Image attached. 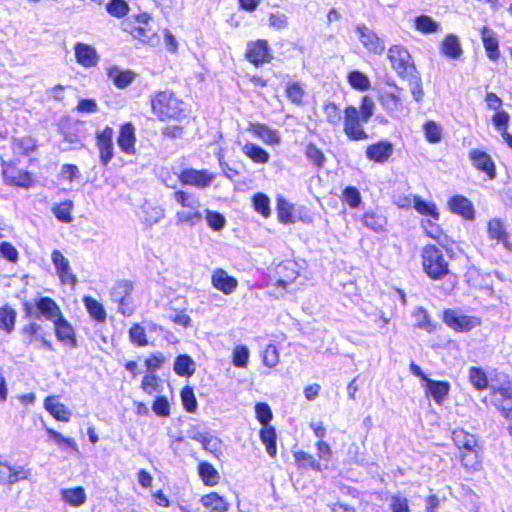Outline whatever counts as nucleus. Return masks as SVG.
Segmentation results:
<instances>
[{"label":"nucleus","instance_id":"49530a36","mask_svg":"<svg viewBox=\"0 0 512 512\" xmlns=\"http://www.w3.org/2000/svg\"><path fill=\"white\" fill-rule=\"evenodd\" d=\"M415 28L422 33H435L439 29V24L430 16L422 15L415 19Z\"/></svg>","mask_w":512,"mask_h":512},{"label":"nucleus","instance_id":"0eeeda50","mask_svg":"<svg viewBox=\"0 0 512 512\" xmlns=\"http://www.w3.org/2000/svg\"><path fill=\"white\" fill-rule=\"evenodd\" d=\"M356 31L359 34L360 42L368 51L378 55L384 52V41L372 29L360 24L356 27Z\"/></svg>","mask_w":512,"mask_h":512},{"label":"nucleus","instance_id":"69168bd1","mask_svg":"<svg viewBox=\"0 0 512 512\" xmlns=\"http://www.w3.org/2000/svg\"><path fill=\"white\" fill-rule=\"evenodd\" d=\"M263 364L269 368L275 367L279 363V352L276 346L268 345L262 355Z\"/></svg>","mask_w":512,"mask_h":512},{"label":"nucleus","instance_id":"393cba45","mask_svg":"<svg viewBox=\"0 0 512 512\" xmlns=\"http://www.w3.org/2000/svg\"><path fill=\"white\" fill-rule=\"evenodd\" d=\"M55 326V334L59 341L70 343L72 346L76 345L74 330L68 321L61 315L56 321L53 322Z\"/></svg>","mask_w":512,"mask_h":512},{"label":"nucleus","instance_id":"4c0bfd02","mask_svg":"<svg viewBox=\"0 0 512 512\" xmlns=\"http://www.w3.org/2000/svg\"><path fill=\"white\" fill-rule=\"evenodd\" d=\"M150 19L151 17L147 13H141L135 17V21L138 26L135 27L131 32L134 38L139 39L142 42H145L149 39L148 32H150V30L147 29L146 26L148 25Z\"/></svg>","mask_w":512,"mask_h":512},{"label":"nucleus","instance_id":"de8ad7c7","mask_svg":"<svg viewBox=\"0 0 512 512\" xmlns=\"http://www.w3.org/2000/svg\"><path fill=\"white\" fill-rule=\"evenodd\" d=\"M413 318L415 319V324L418 328L424 329L427 332H432L434 330V325L430 320L428 312L424 308H416L413 312Z\"/></svg>","mask_w":512,"mask_h":512},{"label":"nucleus","instance_id":"864d4df0","mask_svg":"<svg viewBox=\"0 0 512 512\" xmlns=\"http://www.w3.org/2000/svg\"><path fill=\"white\" fill-rule=\"evenodd\" d=\"M323 112L326 121L332 125H339L342 119L340 108L333 102H327L323 105Z\"/></svg>","mask_w":512,"mask_h":512},{"label":"nucleus","instance_id":"20e7f679","mask_svg":"<svg viewBox=\"0 0 512 512\" xmlns=\"http://www.w3.org/2000/svg\"><path fill=\"white\" fill-rule=\"evenodd\" d=\"M387 56L393 69L399 76L405 77L415 72L416 69L412 62L411 55L405 47L393 45L388 49Z\"/></svg>","mask_w":512,"mask_h":512},{"label":"nucleus","instance_id":"13d9d810","mask_svg":"<svg viewBox=\"0 0 512 512\" xmlns=\"http://www.w3.org/2000/svg\"><path fill=\"white\" fill-rule=\"evenodd\" d=\"M461 462L462 465L468 470V471H475L479 469L480 462L478 459V453L475 448L471 450H466L465 453L461 455Z\"/></svg>","mask_w":512,"mask_h":512},{"label":"nucleus","instance_id":"0e129e2a","mask_svg":"<svg viewBox=\"0 0 512 512\" xmlns=\"http://www.w3.org/2000/svg\"><path fill=\"white\" fill-rule=\"evenodd\" d=\"M71 209H72V202L66 201L64 203H61L53 208V213L55 217L64 223H69L72 221L71 217Z\"/></svg>","mask_w":512,"mask_h":512},{"label":"nucleus","instance_id":"c03bdc74","mask_svg":"<svg viewBox=\"0 0 512 512\" xmlns=\"http://www.w3.org/2000/svg\"><path fill=\"white\" fill-rule=\"evenodd\" d=\"M413 205L415 210L426 216H430L435 220L439 219V212L437 210V207L434 203H427L423 201L420 197L414 196L413 197Z\"/></svg>","mask_w":512,"mask_h":512},{"label":"nucleus","instance_id":"f8f14e48","mask_svg":"<svg viewBox=\"0 0 512 512\" xmlns=\"http://www.w3.org/2000/svg\"><path fill=\"white\" fill-rule=\"evenodd\" d=\"M276 275L278 277L276 281L277 287L287 290L299 276L298 264L292 260L284 261L277 266Z\"/></svg>","mask_w":512,"mask_h":512},{"label":"nucleus","instance_id":"f03ea898","mask_svg":"<svg viewBox=\"0 0 512 512\" xmlns=\"http://www.w3.org/2000/svg\"><path fill=\"white\" fill-rule=\"evenodd\" d=\"M422 265L425 273L433 280H440L449 273V265L442 251L434 245H427L422 251Z\"/></svg>","mask_w":512,"mask_h":512},{"label":"nucleus","instance_id":"c756f323","mask_svg":"<svg viewBox=\"0 0 512 512\" xmlns=\"http://www.w3.org/2000/svg\"><path fill=\"white\" fill-rule=\"evenodd\" d=\"M452 439L458 448L471 450L476 448L477 440L473 434L468 433L464 429H456L452 433Z\"/></svg>","mask_w":512,"mask_h":512},{"label":"nucleus","instance_id":"8fccbe9b","mask_svg":"<svg viewBox=\"0 0 512 512\" xmlns=\"http://www.w3.org/2000/svg\"><path fill=\"white\" fill-rule=\"evenodd\" d=\"M46 431L49 435V438L52 439L53 441H55L56 444L60 448L68 447L75 452L79 451L78 446H77L76 442L74 441V439L69 438V437H64L61 433H59L51 428H47Z\"/></svg>","mask_w":512,"mask_h":512},{"label":"nucleus","instance_id":"c9c22d12","mask_svg":"<svg viewBox=\"0 0 512 512\" xmlns=\"http://www.w3.org/2000/svg\"><path fill=\"white\" fill-rule=\"evenodd\" d=\"M133 290V285L128 280L118 281L111 290V298L115 302H123L131 298L130 295Z\"/></svg>","mask_w":512,"mask_h":512},{"label":"nucleus","instance_id":"dca6fc26","mask_svg":"<svg viewBox=\"0 0 512 512\" xmlns=\"http://www.w3.org/2000/svg\"><path fill=\"white\" fill-rule=\"evenodd\" d=\"M393 145L389 141H380L369 145L366 149V156L369 160L384 163L393 153Z\"/></svg>","mask_w":512,"mask_h":512},{"label":"nucleus","instance_id":"774afa93","mask_svg":"<svg viewBox=\"0 0 512 512\" xmlns=\"http://www.w3.org/2000/svg\"><path fill=\"white\" fill-rule=\"evenodd\" d=\"M389 507L392 512H410L408 499L400 495L390 497Z\"/></svg>","mask_w":512,"mask_h":512},{"label":"nucleus","instance_id":"2f4dec72","mask_svg":"<svg viewBox=\"0 0 512 512\" xmlns=\"http://www.w3.org/2000/svg\"><path fill=\"white\" fill-rule=\"evenodd\" d=\"M174 372L179 376L190 377L195 372V362L188 355H179L174 362Z\"/></svg>","mask_w":512,"mask_h":512},{"label":"nucleus","instance_id":"f257e3e1","mask_svg":"<svg viewBox=\"0 0 512 512\" xmlns=\"http://www.w3.org/2000/svg\"><path fill=\"white\" fill-rule=\"evenodd\" d=\"M183 103L168 91L159 92L151 99L153 113L162 121L178 119L183 112Z\"/></svg>","mask_w":512,"mask_h":512},{"label":"nucleus","instance_id":"6e6552de","mask_svg":"<svg viewBox=\"0 0 512 512\" xmlns=\"http://www.w3.org/2000/svg\"><path fill=\"white\" fill-rule=\"evenodd\" d=\"M246 58L255 66H260L264 63L270 62L272 55L270 53L267 41L257 40L255 42L248 43L246 49Z\"/></svg>","mask_w":512,"mask_h":512},{"label":"nucleus","instance_id":"4be33fe9","mask_svg":"<svg viewBox=\"0 0 512 512\" xmlns=\"http://www.w3.org/2000/svg\"><path fill=\"white\" fill-rule=\"evenodd\" d=\"M481 38L489 59L497 60L500 56L498 39L490 28L484 26L481 31Z\"/></svg>","mask_w":512,"mask_h":512},{"label":"nucleus","instance_id":"4d7b16f0","mask_svg":"<svg viewBox=\"0 0 512 512\" xmlns=\"http://www.w3.org/2000/svg\"><path fill=\"white\" fill-rule=\"evenodd\" d=\"M253 206L254 209L260 213L263 217L267 218L271 214L270 210V200L263 193H257L253 197Z\"/></svg>","mask_w":512,"mask_h":512},{"label":"nucleus","instance_id":"aec40b11","mask_svg":"<svg viewBox=\"0 0 512 512\" xmlns=\"http://www.w3.org/2000/svg\"><path fill=\"white\" fill-rule=\"evenodd\" d=\"M450 391V384L446 381H435L428 379L425 385V392L429 394L437 404H442Z\"/></svg>","mask_w":512,"mask_h":512},{"label":"nucleus","instance_id":"bf43d9fd","mask_svg":"<svg viewBox=\"0 0 512 512\" xmlns=\"http://www.w3.org/2000/svg\"><path fill=\"white\" fill-rule=\"evenodd\" d=\"M174 199L183 208H199L200 207L199 200L196 197H194L193 195H191L185 191H176L174 193Z\"/></svg>","mask_w":512,"mask_h":512},{"label":"nucleus","instance_id":"680f3d73","mask_svg":"<svg viewBox=\"0 0 512 512\" xmlns=\"http://www.w3.org/2000/svg\"><path fill=\"white\" fill-rule=\"evenodd\" d=\"M305 155L311 162H313L319 168L323 167L326 161L323 152L312 143L307 145Z\"/></svg>","mask_w":512,"mask_h":512},{"label":"nucleus","instance_id":"9b49d317","mask_svg":"<svg viewBox=\"0 0 512 512\" xmlns=\"http://www.w3.org/2000/svg\"><path fill=\"white\" fill-rule=\"evenodd\" d=\"M444 322L452 329L460 332L470 331L478 325L476 318L457 313L448 309L444 312Z\"/></svg>","mask_w":512,"mask_h":512},{"label":"nucleus","instance_id":"603ef678","mask_svg":"<svg viewBox=\"0 0 512 512\" xmlns=\"http://www.w3.org/2000/svg\"><path fill=\"white\" fill-rule=\"evenodd\" d=\"M404 78H407L409 81V88L413 98L415 101L420 102L424 95L420 76L415 71L411 74H408V76H405Z\"/></svg>","mask_w":512,"mask_h":512},{"label":"nucleus","instance_id":"79ce46f5","mask_svg":"<svg viewBox=\"0 0 512 512\" xmlns=\"http://www.w3.org/2000/svg\"><path fill=\"white\" fill-rule=\"evenodd\" d=\"M176 218L179 223L194 226L202 220L203 216L199 208H185L177 212Z\"/></svg>","mask_w":512,"mask_h":512},{"label":"nucleus","instance_id":"9d476101","mask_svg":"<svg viewBox=\"0 0 512 512\" xmlns=\"http://www.w3.org/2000/svg\"><path fill=\"white\" fill-rule=\"evenodd\" d=\"M113 129L106 126L102 131L96 133L97 147L99 149L100 161L107 165L113 158L114 146L112 142Z\"/></svg>","mask_w":512,"mask_h":512},{"label":"nucleus","instance_id":"052dcab7","mask_svg":"<svg viewBox=\"0 0 512 512\" xmlns=\"http://www.w3.org/2000/svg\"><path fill=\"white\" fill-rule=\"evenodd\" d=\"M106 10L110 15L122 18L127 14L129 8L124 0H110L106 5Z\"/></svg>","mask_w":512,"mask_h":512},{"label":"nucleus","instance_id":"09e8293b","mask_svg":"<svg viewBox=\"0 0 512 512\" xmlns=\"http://www.w3.org/2000/svg\"><path fill=\"white\" fill-rule=\"evenodd\" d=\"M349 84L357 90L366 91L370 88L369 78L360 71H353L348 75Z\"/></svg>","mask_w":512,"mask_h":512},{"label":"nucleus","instance_id":"39448f33","mask_svg":"<svg viewBox=\"0 0 512 512\" xmlns=\"http://www.w3.org/2000/svg\"><path fill=\"white\" fill-rule=\"evenodd\" d=\"M35 307L36 312L33 313L28 305H26V312L38 319L43 317L48 321L54 322L62 315L58 304L50 297H41L35 302Z\"/></svg>","mask_w":512,"mask_h":512},{"label":"nucleus","instance_id":"6e6d98bb","mask_svg":"<svg viewBox=\"0 0 512 512\" xmlns=\"http://www.w3.org/2000/svg\"><path fill=\"white\" fill-rule=\"evenodd\" d=\"M286 94L291 102L299 105L302 103V99L305 95V90H304L303 86L301 85V83L291 82V83L287 84Z\"/></svg>","mask_w":512,"mask_h":512},{"label":"nucleus","instance_id":"c85d7f7f","mask_svg":"<svg viewBox=\"0 0 512 512\" xmlns=\"http://www.w3.org/2000/svg\"><path fill=\"white\" fill-rule=\"evenodd\" d=\"M381 104L391 114L402 111L400 89L396 87L395 92H385L381 96Z\"/></svg>","mask_w":512,"mask_h":512},{"label":"nucleus","instance_id":"72a5a7b5","mask_svg":"<svg viewBox=\"0 0 512 512\" xmlns=\"http://www.w3.org/2000/svg\"><path fill=\"white\" fill-rule=\"evenodd\" d=\"M260 439L265 445L267 453L271 457H275L277 454L275 429L272 426H263L260 430Z\"/></svg>","mask_w":512,"mask_h":512},{"label":"nucleus","instance_id":"7c9ffc66","mask_svg":"<svg viewBox=\"0 0 512 512\" xmlns=\"http://www.w3.org/2000/svg\"><path fill=\"white\" fill-rule=\"evenodd\" d=\"M17 313L9 305L0 307V330L11 333L15 328Z\"/></svg>","mask_w":512,"mask_h":512},{"label":"nucleus","instance_id":"338daca9","mask_svg":"<svg viewBox=\"0 0 512 512\" xmlns=\"http://www.w3.org/2000/svg\"><path fill=\"white\" fill-rule=\"evenodd\" d=\"M129 338L132 343L138 346H146L148 341L145 329L139 324H134L129 330Z\"/></svg>","mask_w":512,"mask_h":512},{"label":"nucleus","instance_id":"2eb2a0df","mask_svg":"<svg viewBox=\"0 0 512 512\" xmlns=\"http://www.w3.org/2000/svg\"><path fill=\"white\" fill-rule=\"evenodd\" d=\"M135 127L131 122L125 123L120 127L117 144L122 152L128 155H134L136 152V134Z\"/></svg>","mask_w":512,"mask_h":512},{"label":"nucleus","instance_id":"e2e57ef3","mask_svg":"<svg viewBox=\"0 0 512 512\" xmlns=\"http://www.w3.org/2000/svg\"><path fill=\"white\" fill-rule=\"evenodd\" d=\"M205 218L208 226L215 231L222 230L226 224L225 217L215 211L206 210Z\"/></svg>","mask_w":512,"mask_h":512},{"label":"nucleus","instance_id":"4468645a","mask_svg":"<svg viewBox=\"0 0 512 512\" xmlns=\"http://www.w3.org/2000/svg\"><path fill=\"white\" fill-rule=\"evenodd\" d=\"M51 260L61 282L75 286L77 279L71 271L68 259L59 250H54L51 254Z\"/></svg>","mask_w":512,"mask_h":512},{"label":"nucleus","instance_id":"a878e982","mask_svg":"<svg viewBox=\"0 0 512 512\" xmlns=\"http://www.w3.org/2000/svg\"><path fill=\"white\" fill-rule=\"evenodd\" d=\"M46 410L57 420L68 422L71 417V412L66 406L57 401L55 397H47L44 401Z\"/></svg>","mask_w":512,"mask_h":512},{"label":"nucleus","instance_id":"a19ab883","mask_svg":"<svg viewBox=\"0 0 512 512\" xmlns=\"http://www.w3.org/2000/svg\"><path fill=\"white\" fill-rule=\"evenodd\" d=\"M362 222L367 228L375 232L383 231L387 224V220L383 215L374 212H366L363 215Z\"/></svg>","mask_w":512,"mask_h":512},{"label":"nucleus","instance_id":"f704fd0d","mask_svg":"<svg viewBox=\"0 0 512 512\" xmlns=\"http://www.w3.org/2000/svg\"><path fill=\"white\" fill-rule=\"evenodd\" d=\"M61 496L66 503L75 507L81 506L86 501V494L82 487L63 489Z\"/></svg>","mask_w":512,"mask_h":512},{"label":"nucleus","instance_id":"a18cd8bd","mask_svg":"<svg viewBox=\"0 0 512 512\" xmlns=\"http://www.w3.org/2000/svg\"><path fill=\"white\" fill-rule=\"evenodd\" d=\"M425 138L430 143H438L442 139V127L435 121H427L423 126Z\"/></svg>","mask_w":512,"mask_h":512},{"label":"nucleus","instance_id":"58836bf2","mask_svg":"<svg viewBox=\"0 0 512 512\" xmlns=\"http://www.w3.org/2000/svg\"><path fill=\"white\" fill-rule=\"evenodd\" d=\"M4 175L16 186L27 188L31 185V178L29 174L21 170H16L14 167H8L5 169Z\"/></svg>","mask_w":512,"mask_h":512},{"label":"nucleus","instance_id":"423d86ee","mask_svg":"<svg viewBox=\"0 0 512 512\" xmlns=\"http://www.w3.org/2000/svg\"><path fill=\"white\" fill-rule=\"evenodd\" d=\"M184 185L195 186L199 189L208 187L215 179V174L207 170L185 169L179 176Z\"/></svg>","mask_w":512,"mask_h":512},{"label":"nucleus","instance_id":"ddd939ff","mask_svg":"<svg viewBox=\"0 0 512 512\" xmlns=\"http://www.w3.org/2000/svg\"><path fill=\"white\" fill-rule=\"evenodd\" d=\"M211 284L225 295L232 294L238 287V280L230 276L224 269L217 268L212 272Z\"/></svg>","mask_w":512,"mask_h":512},{"label":"nucleus","instance_id":"473e14b6","mask_svg":"<svg viewBox=\"0 0 512 512\" xmlns=\"http://www.w3.org/2000/svg\"><path fill=\"white\" fill-rule=\"evenodd\" d=\"M441 50L449 58L456 59L462 54V48L457 36L451 34L445 37L442 42Z\"/></svg>","mask_w":512,"mask_h":512},{"label":"nucleus","instance_id":"e433bc0d","mask_svg":"<svg viewBox=\"0 0 512 512\" xmlns=\"http://www.w3.org/2000/svg\"><path fill=\"white\" fill-rule=\"evenodd\" d=\"M198 473L202 481L209 486L216 485L220 479L218 471L208 462L199 464Z\"/></svg>","mask_w":512,"mask_h":512},{"label":"nucleus","instance_id":"1a4fd4ad","mask_svg":"<svg viewBox=\"0 0 512 512\" xmlns=\"http://www.w3.org/2000/svg\"><path fill=\"white\" fill-rule=\"evenodd\" d=\"M468 156L477 170L485 173L490 180L496 178V166L489 154L479 149H472Z\"/></svg>","mask_w":512,"mask_h":512},{"label":"nucleus","instance_id":"412c9836","mask_svg":"<svg viewBox=\"0 0 512 512\" xmlns=\"http://www.w3.org/2000/svg\"><path fill=\"white\" fill-rule=\"evenodd\" d=\"M249 130L267 145H278L281 142L279 132L264 124H251Z\"/></svg>","mask_w":512,"mask_h":512},{"label":"nucleus","instance_id":"5701e85b","mask_svg":"<svg viewBox=\"0 0 512 512\" xmlns=\"http://www.w3.org/2000/svg\"><path fill=\"white\" fill-rule=\"evenodd\" d=\"M488 235L491 239L502 243L507 250H512V244L508 240V233L504 224L499 219H492L488 222Z\"/></svg>","mask_w":512,"mask_h":512},{"label":"nucleus","instance_id":"3c124183","mask_svg":"<svg viewBox=\"0 0 512 512\" xmlns=\"http://www.w3.org/2000/svg\"><path fill=\"white\" fill-rule=\"evenodd\" d=\"M278 219L284 224L293 223V206L288 203L285 199L279 198L277 203Z\"/></svg>","mask_w":512,"mask_h":512},{"label":"nucleus","instance_id":"7ed1b4c3","mask_svg":"<svg viewBox=\"0 0 512 512\" xmlns=\"http://www.w3.org/2000/svg\"><path fill=\"white\" fill-rule=\"evenodd\" d=\"M343 130L350 140L359 141L368 138L362 124L364 123L355 106H348L344 110Z\"/></svg>","mask_w":512,"mask_h":512},{"label":"nucleus","instance_id":"b1692460","mask_svg":"<svg viewBox=\"0 0 512 512\" xmlns=\"http://www.w3.org/2000/svg\"><path fill=\"white\" fill-rule=\"evenodd\" d=\"M242 153L256 164H266L270 160L269 153L260 146L246 142L241 147Z\"/></svg>","mask_w":512,"mask_h":512},{"label":"nucleus","instance_id":"f3484780","mask_svg":"<svg viewBox=\"0 0 512 512\" xmlns=\"http://www.w3.org/2000/svg\"><path fill=\"white\" fill-rule=\"evenodd\" d=\"M29 471L23 467H12L6 463L0 462V484L12 485L20 480L27 479Z\"/></svg>","mask_w":512,"mask_h":512},{"label":"nucleus","instance_id":"bb28decb","mask_svg":"<svg viewBox=\"0 0 512 512\" xmlns=\"http://www.w3.org/2000/svg\"><path fill=\"white\" fill-rule=\"evenodd\" d=\"M108 77L120 89L126 88L135 78L130 70H122L117 66L108 69Z\"/></svg>","mask_w":512,"mask_h":512},{"label":"nucleus","instance_id":"a211bd4d","mask_svg":"<svg viewBox=\"0 0 512 512\" xmlns=\"http://www.w3.org/2000/svg\"><path fill=\"white\" fill-rule=\"evenodd\" d=\"M75 57L77 62L84 67H93L98 62V55L94 47L84 44L76 43Z\"/></svg>","mask_w":512,"mask_h":512},{"label":"nucleus","instance_id":"6ab92c4d","mask_svg":"<svg viewBox=\"0 0 512 512\" xmlns=\"http://www.w3.org/2000/svg\"><path fill=\"white\" fill-rule=\"evenodd\" d=\"M448 205L452 212L459 214L469 220L474 218V207L468 198L461 195H456L449 200Z\"/></svg>","mask_w":512,"mask_h":512},{"label":"nucleus","instance_id":"ea45409f","mask_svg":"<svg viewBox=\"0 0 512 512\" xmlns=\"http://www.w3.org/2000/svg\"><path fill=\"white\" fill-rule=\"evenodd\" d=\"M471 385L478 391H482L488 387V378L483 369L472 366L468 373Z\"/></svg>","mask_w":512,"mask_h":512},{"label":"nucleus","instance_id":"37998d69","mask_svg":"<svg viewBox=\"0 0 512 512\" xmlns=\"http://www.w3.org/2000/svg\"><path fill=\"white\" fill-rule=\"evenodd\" d=\"M83 301L88 313L94 320L98 322H104L106 320V312L100 302L92 297H85Z\"/></svg>","mask_w":512,"mask_h":512},{"label":"nucleus","instance_id":"cd10ccee","mask_svg":"<svg viewBox=\"0 0 512 512\" xmlns=\"http://www.w3.org/2000/svg\"><path fill=\"white\" fill-rule=\"evenodd\" d=\"M202 505L209 512H226L229 509V503L217 493H210L201 497Z\"/></svg>","mask_w":512,"mask_h":512},{"label":"nucleus","instance_id":"5fc2aeb1","mask_svg":"<svg viewBox=\"0 0 512 512\" xmlns=\"http://www.w3.org/2000/svg\"><path fill=\"white\" fill-rule=\"evenodd\" d=\"M250 352L244 345H238L233 350L232 362L233 365L239 368H245L249 361Z\"/></svg>","mask_w":512,"mask_h":512}]
</instances>
